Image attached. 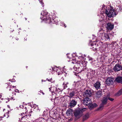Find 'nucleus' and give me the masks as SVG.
Returning <instances> with one entry per match:
<instances>
[{
    "instance_id": "f257e3e1",
    "label": "nucleus",
    "mask_w": 122,
    "mask_h": 122,
    "mask_svg": "<svg viewBox=\"0 0 122 122\" xmlns=\"http://www.w3.org/2000/svg\"><path fill=\"white\" fill-rule=\"evenodd\" d=\"M50 14L46 12L43 13L42 17H41V19L43 20L47 21V22L49 23L50 22H52L53 23L55 22V21L54 19H53L52 20L51 19V16Z\"/></svg>"
},
{
    "instance_id": "f03ea898",
    "label": "nucleus",
    "mask_w": 122,
    "mask_h": 122,
    "mask_svg": "<svg viewBox=\"0 0 122 122\" xmlns=\"http://www.w3.org/2000/svg\"><path fill=\"white\" fill-rule=\"evenodd\" d=\"M105 13L110 18L113 17L114 15H116L117 14L114 10L113 9H112L111 8L109 10V11L107 10H106Z\"/></svg>"
},
{
    "instance_id": "7ed1b4c3",
    "label": "nucleus",
    "mask_w": 122,
    "mask_h": 122,
    "mask_svg": "<svg viewBox=\"0 0 122 122\" xmlns=\"http://www.w3.org/2000/svg\"><path fill=\"white\" fill-rule=\"evenodd\" d=\"M107 100L108 97H104L103 98L102 103L98 108L99 110H102L103 109L104 106L107 103Z\"/></svg>"
},
{
    "instance_id": "20e7f679",
    "label": "nucleus",
    "mask_w": 122,
    "mask_h": 122,
    "mask_svg": "<svg viewBox=\"0 0 122 122\" xmlns=\"http://www.w3.org/2000/svg\"><path fill=\"white\" fill-rule=\"evenodd\" d=\"M75 99H72L70 103V106L71 108L74 107L76 104L77 100L79 99L78 97H76Z\"/></svg>"
},
{
    "instance_id": "39448f33",
    "label": "nucleus",
    "mask_w": 122,
    "mask_h": 122,
    "mask_svg": "<svg viewBox=\"0 0 122 122\" xmlns=\"http://www.w3.org/2000/svg\"><path fill=\"white\" fill-rule=\"evenodd\" d=\"M72 63L75 64L74 66L76 69H78L80 67V62L77 61V62L76 59H74L72 60Z\"/></svg>"
},
{
    "instance_id": "423d86ee",
    "label": "nucleus",
    "mask_w": 122,
    "mask_h": 122,
    "mask_svg": "<svg viewBox=\"0 0 122 122\" xmlns=\"http://www.w3.org/2000/svg\"><path fill=\"white\" fill-rule=\"evenodd\" d=\"M92 94V91L90 90H86L84 93L83 96L85 97H90Z\"/></svg>"
},
{
    "instance_id": "0eeeda50",
    "label": "nucleus",
    "mask_w": 122,
    "mask_h": 122,
    "mask_svg": "<svg viewBox=\"0 0 122 122\" xmlns=\"http://www.w3.org/2000/svg\"><path fill=\"white\" fill-rule=\"evenodd\" d=\"M91 102V99L88 97L85 98L83 102V104L86 105H88Z\"/></svg>"
},
{
    "instance_id": "6e6552de",
    "label": "nucleus",
    "mask_w": 122,
    "mask_h": 122,
    "mask_svg": "<svg viewBox=\"0 0 122 122\" xmlns=\"http://www.w3.org/2000/svg\"><path fill=\"white\" fill-rule=\"evenodd\" d=\"M74 115L76 119L80 118L82 115V113L79 110H76L74 112Z\"/></svg>"
},
{
    "instance_id": "1a4fd4ad",
    "label": "nucleus",
    "mask_w": 122,
    "mask_h": 122,
    "mask_svg": "<svg viewBox=\"0 0 122 122\" xmlns=\"http://www.w3.org/2000/svg\"><path fill=\"white\" fill-rule=\"evenodd\" d=\"M114 80V79L112 78L108 77L106 81V83L107 85L112 84L113 83Z\"/></svg>"
},
{
    "instance_id": "9d476101",
    "label": "nucleus",
    "mask_w": 122,
    "mask_h": 122,
    "mask_svg": "<svg viewBox=\"0 0 122 122\" xmlns=\"http://www.w3.org/2000/svg\"><path fill=\"white\" fill-rule=\"evenodd\" d=\"M122 67L119 64H116L113 68V70L115 71H118L121 69Z\"/></svg>"
},
{
    "instance_id": "9b49d317",
    "label": "nucleus",
    "mask_w": 122,
    "mask_h": 122,
    "mask_svg": "<svg viewBox=\"0 0 122 122\" xmlns=\"http://www.w3.org/2000/svg\"><path fill=\"white\" fill-rule=\"evenodd\" d=\"M107 26L106 27L107 29L110 30H111L114 27V25L113 24L110 23H108L107 24Z\"/></svg>"
},
{
    "instance_id": "f8f14e48",
    "label": "nucleus",
    "mask_w": 122,
    "mask_h": 122,
    "mask_svg": "<svg viewBox=\"0 0 122 122\" xmlns=\"http://www.w3.org/2000/svg\"><path fill=\"white\" fill-rule=\"evenodd\" d=\"M58 75L60 76L59 77H61V80H62H62H63L64 79V78L66 77L65 74V73H63L61 71H60L58 72Z\"/></svg>"
},
{
    "instance_id": "ddd939ff",
    "label": "nucleus",
    "mask_w": 122,
    "mask_h": 122,
    "mask_svg": "<svg viewBox=\"0 0 122 122\" xmlns=\"http://www.w3.org/2000/svg\"><path fill=\"white\" fill-rule=\"evenodd\" d=\"M94 86L98 90V89H100L101 84L100 82L97 81L95 83L94 85Z\"/></svg>"
},
{
    "instance_id": "4468645a",
    "label": "nucleus",
    "mask_w": 122,
    "mask_h": 122,
    "mask_svg": "<svg viewBox=\"0 0 122 122\" xmlns=\"http://www.w3.org/2000/svg\"><path fill=\"white\" fill-rule=\"evenodd\" d=\"M102 38L104 39L105 40H107L110 39V37L108 34L105 33H102Z\"/></svg>"
},
{
    "instance_id": "2eb2a0df",
    "label": "nucleus",
    "mask_w": 122,
    "mask_h": 122,
    "mask_svg": "<svg viewBox=\"0 0 122 122\" xmlns=\"http://www.w3.org/2000/svg\"><path fill=\"white\" fill-rule=\"evenodd\" d=\"M89 108L91 110L97 107V105L95 103L92 104V102L88 105Z\"/></svg>"
},
{
    "instance_id": "dca6fc26",
    "label": "nucleus",
    "mask_w": 122,
    "mask_h": 122,
    "mask_svg": "<svg viewBox=\"0 0 122 122\" xmlns=\"http://www.w3.org/2000/svg\"><path fill=\"white\" fill-rule=\"evenodd\" d=\"M102 92L101 91H98L97 92L95 93V97L97 98H98L102 95Z\"/></svg>"
},
{
    "instance_id": "f3484780",
    "label": "nucleus",
    "mask_w": 122,
    "mask_h": 122,
    "mask_svg": "<svg viewBox=\"0 0 122 122\" xmlns=\"http://www.w3.org/2000/svg\"><path fill=\"white\" fill-rule=\"evenodd\" d=\"M91 43L90 45L91 46H92V48H91V49H93V51H95L97 50V46L96 45V44L95 43Z\"/></svg>"
},
{
    "instance_id": "a211bd4d",
    "label": "nucleus",
    "mask_w": 122,
    "mask_h": 122,
    "mask_svg": "<svg viewBox=\"0 0 122 122\" xmlns=\"http://www.w3.org/2000/svg\"><path fill=\"white\" fill-rule=\"evenodd\" d=\"M115 80L117 82L122 84V77H118L116 78Z\"/></svg>"
},
{
    "instance_id": "6ab92c4d",
    "label": "nucleus",
    "mask_w": 122,
    "mask_h": 122,
    "mask_svg": "<svg viewBox=\"0 0 122 122\" xmlns=\"http://www.w3.org/2000/svg\"><path fill=\"white\" fill-rule=\"evenodd\" d=\"M89 117V114L88 113H87L83 117V120L84 121L87 119Z\"/></svg>"
},
{
    "instance_id": "aec40b11",
    "label": "nucleus",
    "mask_w": 122,
    "mask_h": 122,
    "mask_svg": "<svg viewBox=\"0 0 122 122\" xmlns=\"http://www.w3.org/2000/svg\"><path fill=\"white\" fill-rule=\"evenodd\" d=\"M32 112V111H31L30 112H29V114H28L27 115H26L25 116L23 117L22 118V120H23L24 118L25 119L26 118H27L28 117V116L29 117L31 115V114H30V113H31Z\"/></svg>"
},
{
    "instance_id": "412c9836",
    "label": "nucleus",
    "mask_w": 122,
    "mask_h": 122,
    "mask_svg": "<svg viewBox=\"0 0 122 122\" xmlns=\"http://www.w3.org/2000/svg\"><path fill=\"white\" fill-rule=\"evenodd\" d=\"M68 82L67 81H65L63 83V89H65L67 87V85L68 84Z\"/></svg>"
},
{
    "instance_id": "4be33fe9",
    "label": "nucleus",
    "mask_w": 122,
    "mask_h": 122,
    "mask_svg": "<svg viewBox=\"0 0 122 122\" xmlns=\"http://www.w3.org/2000/svg\"><path fill=\"white\" fill-rule=\"evenodd\" d=\"M75 94V92H72L69 94V97H72L74 96Z\"/></svg>"
},
{
    "instance_id": "5701e85b",
    "label": "nucleus",
    "mask_w": 122,
    "mask_h": 122,
    "mask_svg": "<svg viewBox=\"0 0 122 122\" xmlns=\"http://www.w3.org/2000/svg\"><path fill=\"white\" fill-rule=\"evenodd\" d=\"M122 94V88L117 93L116 95L117 96H119Z\"/></svg>"
},
{
    "instance_id": "b1692460",
    "label": "nucleus",
    "mask_w": 122,
    "mask_h": 122,
    "mask_svg": "<svg viewBox=\"0 0 122 122\" xmlns=\"http://www.w3.org/2000/svg\"><path fill=\"white\" fill-rule=\"evenodd\" d=\"M20 107L21 108H22L23 109V110L26 111V112H27V111H26V107H24L23 105H20Z\"/></svg>"
},
{
    "instance_id": "393cba45",
    "label": "nucleus",
    "mask_w": 122,
    "mask_h": 122,
    "mask_svg": "<svg viewBox=\"0 0 122 122\" xmlns=\"http://www.w3.org/2000/svg\"><path fill=\"white\" fill-rule=\"evenodd\" d=\"M71 112H70L69 111L67 110V112H66V114L68 115H70V114H71Z\"/></svg>"
},
{
    "instance_id": "a878e982",
    "label": "nucleus",
    "mask_w": 122,
    "mask_h": 122,
    "mask_svg": "<svg viewBox=\"0 0 122 122\" xmlns=\"http://www.w3.org/2000/svg\"><path fill=\"white\" fill-rule=\"evenodd\" d=\"M108 97V99L109 100L111 101H112L114 100V99L108 97Z\"/></svg>"
},
{
    "instance_id": "bb28decb",
    "label": "nucleus",
    "mask_w": 122,
    "mask_h": 122,
    "mask_svg": "<svg viewBox=\"0 0 122 122\" xmlns=\"http://www.w3.org/2000/svg\"><path fill=\"white\" fill-rule=\"evenodd\" d=\"M56 66L55 67H52V70H52V71H54L55 70V69L56 68Z\"/></svg>"
},
{
    "instance_id": "cd10ccee",
    "label": "nucleus",
    "mask_w": 122,
    "mask_h": 122,
    "mask_svg": "<svg viewBox=\"0 0 122 122\" xmlns=\"http://www.w3.org/2000/svg\"><path fill=\"white\" fill-rule=\"evenodd\" d=\"M40 1V3L42 4L43 5V3L41 1L42 0H39Z\"/></svg>"
},
{
    "instance_id": "c85d7f7f",
    "label": "nucleus",
    "mask_w": 122,
    "mask_h": 122,
    "mask_svg": "<svg viewBox=\"0 0 122 122\" xmlns=\"http://www.w3.org/2000/svg\"><path fill=\"white\" fill-rule=\"evenodd\" d=\"M65 66H64L63 67V71H64V72H65V71H66V69L65 68Z\"/></svg>"
},
{
    "instance_id": "c756f323",
    "label": "nucleus",
    "mask_w": 122,
    "mask_h": 122,
    "mask_svg": "<svg viewBox=\"0 0 122 122\" xmlns=\"http://www.w3.org/2000/svg\"><path fill=\"white\" fill-rule=\"evenodd\" d=\"M86 110V108H83L82 109V111H85Z\"/></svg>"
},
{
    "instance_id": "7c9ffc66",
    "label": "nucleus",
    "mask_w": 122,
    "mask_h": 122,
    "mask_svg": "<svg viewBox=\"0 0 122 122\" xmlns=\"http://www.w3.org/2000/svg\"><path fill=\"white\" fill-rule=\"evenodd\" d=\"M81 82L80 81H79L78 82H77V83H76V84H80V83Z\"/></svg>"
},
{
    "instance_id": "2f4dec72",
    "label": "nucleus",
    "mask_w": 122,
    "mask_h": 122,
    "mask_svg": "<svg viewBox=\"0 0 122 122\" xmlns=\"http://www.w3.org/2000/svg\"><path fill=\"white\" fill-rule=\"evenodd\" d=\"M15 92H19V90H18L17 89H16L15 90Z\"/></svg>"
},
{
    "instance_id": "473e14b6",
    "label": "nucleus",
    "mask_w": 122,
    "mask_h": 122,
    "mask_svg": "<svg viewBox=\"0 0 122 122\" xmlns=\"http://www.w3.org/2000/svg\"><path fill=\"white\" fill-rule=\"evenodd\" d=\"M41 93H42V94L43 95H44V92H43L41 91Z\"/></svg>"
},
{
    "instance_id": "72a5a7b5",
    "label": "nucleus",
    "mask_w": 122,
    "mask_h": 122,
    "mask_svg": "<svg viewBox=\"0 0 122 122\" xmlns=\"http://www.w3.org/2000/svg\"><path fill=\"white\" fill-rule=\"evenodd\" d=\"M36 108H37V109L38 110H39V109H38V106H36Z\"/></svg>"
},
{
    "instance_id": "f704fd0d",
    "label": "nucleus",
    "mask_w": 122,
    "mask_h": 122,
    "mask_svg": "<svg viewBox=\"0 0 122 122\" xmlns=\"http://www.w3.org/2000/svg\"><path fill=\"white\" fill-rule=\"evenodd\" d=\"M24 112H23L22 113V114H21L22 115H22H22V114H24Z\"/></svg>"
},
{
    "instance_id": "c9c22d12",
    "label": "nucleus",
    "mask_w": 122,
    "mask_h": 122,
    "mask_svg": "<svg viewBox=\"0 0 122 122\" xmlns=\"http://www.w3.org/2000/svg\"><path fill=\"white\" fill-rule=\"evenodd\" d=\"M12 87H13V88H15V86H12Z\"/></svg>"
},
{
    "instance_id": "e433bc0d",
    "label": "nucleus",
    "mask_w": 122,
    "mask_h": 122,
    "mask_svg": "<svg viewBox=\"0 0 122 122\" xmlns=\"http://www.w3.org/2000/svg\"><path fill=\"white\" fill-rule=\"evenodd\" d=\"M95 41L96 42H97V40H95Z\"/></svg>"
},
{
    "instance_id": "4c0bfd02",
    "label": "nucleus",
    "mask_w": 122,
    "mask_h": 122,
    "mask_svg": "<svg viewBox=\"0 0 122 122\" xmlns=\"http://www.w3.org/2000/svg\"><path fill=\"white\" fill-rule=\"evenodd\" d=\"M26 113V112H25V113Z\"/></svg>"
},
{
    "instance_id": "58836bf2",
    "label": "nucleus",
    "mask_w": 122,
    "mask_h": 122,
    "mask_svg": "<svg viewBox=\"0 0 122 122\" xmlns=\"http://www.w3.org/2000/svg\"><path fill=\"white\" fill-rule=\"evenodd\" d=\"M9 90H10V91L11 90V89H10Z\"/></svg>"
},
{
    "instance_id": "ea45409f",
    "label": "nucleus",
    "mask_w": 122,
    "mask_h": 122,
    "mask_svg": "<svg viewBox=\"0 0 122 122\" xmlns=\"http://www.w3.org/2000/svg\"><path fill=\"white\" fill-rule=\"evenodd\" d=\"M7 106L8 107H9V106H8V105Z\"/></svg>"
},
{
    "instance_id": "a19ab883",
    "label": "nucleus",
    "mask_w": 122,
    "mask_h": 122,
    "mask_svg": "<svg viewBox=\"0 0 122 122\" xmlns=\"http://www.w3.org/2000/svg\"><path fill=\"white\" fill-rule=\"evenodd\" d=\"M25 18V20H26V18Z\"/></svg>"
},
{
    "instance_id": "79ce46f5",
    "label": "nucleus",
    "mask_w": 122,
    "mask_h": 122,
    "mask_svg": "<svg viewBox=\"0 0 122 122\" xmlns=\"http://www.w3.org/2000/svg\"><path fill=\"white\" fill-rule=\"evenodd\" d=\"M15 95H16L15 93Z\"/></svg>"
},
{
    "instance_id": "37998d69",
    "label": "nucleus",
    "mask_w": 122,
    "mask_h": 122,
    "mask_svg": "<svg viewBox=\"0 0 122 122\" xmlns=\"http://www.w3.org/2000/svg\"><path fill=\"white\" fill-rule=\"evenodd\" d=\"M42 81H43V80H42Z\"/></svg>"
}]
</instances>
